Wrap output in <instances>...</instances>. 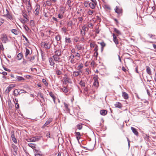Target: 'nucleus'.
<instances>
[{"label": "nucleus", "instance_id": "1", "mask_svg": "<svg viewBox=\"0 0 156 156\" xmlns=\"http://www.w3.org/2000/svg\"><path fill=\"white\" fill-rule=\"evenodd\" d=\"M98 76H95L93 77L94 82L93 83L94 86L96 87H98L99 86V82L98 81Z\"/></svg>", "mask_w": 156, "mask_h": 156}, {"label": "nucleus", "instance_id": "2", "mask_svg": "<svg viewBox=\"0 0 156 156\" xmlns=\"http://www.w3.org/2000/svg\"><path fill=\"white\" fill-rule=\"evenodd\" d=\"M18 149L17 146L15 145H13L11 151L12 154L14 155H16L17 154Z\"/></svg>", "mask_w": 156, "mask_h": 156}, {"label": "nucleus", "instance_id": "3", "mask_svg": "<svg viewBox=\"0 0 156 156\" xmlns=\"http://www.w3.org/2000/svg\"><path fill=\"white\" fill-rule=\"evenodd\" d=\"M35 11L34 13L36 15H38L39 14V11L40 9V5L39 4H37L35 7Z\"/></svg>", "mask_w": 156, "mask_h": 156}, {"label": "nucleus", "instance_id": "4", "mask_svg": "<svg viewBox=\"0 0 156 156\" xmlns=\"http://www.w3.org/2000/svg\"><path fill=\"white\" fill-rule=\"evenodd\" d=\"M0 39L3 43H5L8 40L7 36L5 34H3L2 35Z\"/></svg>", "mask_w": 156, "mask_h": 156}, {"label": "nucleus", "instance_id": "5", "mask_svg": "<svg viewBox=\"0 0 156 156\" xmlns=\"http://www.w3.org/2000/svg\"><path fill=\"white\" fill-rule=\"evenodd\" d=\"M22 90H20L18 89H15L13 91V95L16 97L18 95L22 93Z\"/></svg>", "mask_w": 156, "mask_h": 156}, {"label": "nucleus", "instance_id": "6", "mask_svg": "<svg viewBox=\"0 0 156 156\" xmlns=\"http://www.w3.org/2000/svg\"><path fill=\"white\" fill-rule=\"evenodd\" d=\"M40 138L37 136L28 139L27 141L28 142H35L38 140Z\"/></svg>", "mask_w": 156, "mask_h": 156}, {"label": "nucleus", "instance_id": "7", "mask_svg": "<svg viewBox=\"0 0 156 156\" xmlns=\"http://www.w3.org/2000/svg\"><path fill=\"white\" fill-rule=\"evenodd\" d=\"M42 46H43L44 48L46 49H49L51 47V45L49 43L45 42L42 43Z\"/></svg>", "mask_w": 156, "mask_h": 156}, {"label": "nucleus", "instance_id": "8", "mask_svg": "<svg viewBox=\"0 0 156 156\" xmlns=\"http://www.w3.org/2000/svg\"><path fill=\"white\" fill-rule=\"evenodd\" d=\"M6 13L5 14L4 16H5L8 19H9L10 20H11L12 19V15L9 13V11L6 9Z\"/></svg>", "mask_w": 156, "mask_h": 156}, {"label": "nucleus", "instance_id": "9", "mask_svg": "<svg viewBox=\"0 0 156 156\" xmlns=\"http://www.w3.org/2000/svg\"><path fill=\"white\" fill-rule=\"evenodd\" d=\"M113 37V40L115 44L117 45L119 44L118 39H117L116 36L114 34H112Z\"/></svg>", "mask_w": 156, "mask_h": 156}, {"label": "nucleus", "instance_id": "10", "mask_svg": "<svg viewBox=\"0 0 156 156\" xmlns=\"http://www.w3.org/2000/svg\"><path fill=\"white\" fill-rule=\"evenodd\" d=\"M115 12L118 14L122 13V9L121 8H119L117 6H116L115 9Z\"/></svg>", "mask_w": 156, "mask_h": 156}, {"label": "nucleus", "instance_id": "11", "mask_svg": "<svg viewBox=\"0 0 156 156\" xmlns=\"http://www.w3.org/2000/svg\"><path fill=\"white\" fill-rule=\"evenodd\" d=\"M62 69H60L57 67L55 69L56 74L57 75H60L62 73Z\"/></svg>", "mask_w": 156, "mask_h": 156}, {"label": "nucleus", "instance_id": "12", "mask_svg": "<svg viewBox=\"0 0 156 156\" xmlns=\"http://www.w3.org/2000/svg\"><path fill=\"white\" fill-rule=\"evenodd\" d=\"M131 129L133 133L136 136H138V132L137 131V129L133 127H131Z\"/></svg>", "mask_w": 156, "mask_h": 156}, {"label": "nucleus", "instance_id": "13", "mask_svg": "<svg viewBox=\"0 0 156 156\" xmlns=\"http://www.w3.org/2000/svg\"><path fill=\"white\" fill-rule=\"evenodd\" d=\"M100 114L103 116H105L107 114V111L105 109L101 110L100 111Z\"/></svg>", "mask_w": 156, "mask_h": 156}, {"label": "nucleus", "instance_id": "14", "mask_svg": "<svg viewBox=\"0 0 156 156\" xmlns=\"http://www.w3.org/2000/svg\"><path fill=\"white\" fill-rule=\"evenodd\" d=\"M12 85H10L5 90V92L7 93H9L10 91L12 90V88L13 87Z\"/></svg>", "mask_w": 156, "mask_h": 156}, {"label": "nucleus", "instance_id": "15", "mask_svg": "<svg viewBox=\"0 0 156 156\" xmlns=\"http://www.w3.org/2000/svg\"><path fill=\"white\" fill-rule=\"evenodd\" d=\"M122 96L125 99H127L129 98L128 94L125 92H123L122 93Z\"/></svg>", "mask_w": 156, "mask_h": 156}, {"label": "nucleus", "instance_id": "16", "mask_svg": "<svg viewBox=\"0 0 156 156\" xmlns=\"http://www.w3.org/2000/svg\"><path fill=\"white\" fill-rule=\"evenodd\" d=\"M65 83L66 84L67 83L69 82V78L68 77L66 74L64 75V77L63 79Z\"/></svg>", "mask_w": 156, "mask_h": 156}, {"label": "nucleus", "instance_id": "17", "mask_svg": "<svg viewBox=\"0 0 156 156\" xmlns=\"http://www.w3.org/2000/svg\"><path fill=\"white\" fill-rule=\"evenodd\" d=\"M75 48L77 49L78 51L83 49V47L81 45L78 44L76 45Z\"/></svg>", "mask_w": 156, "mask_h": 156}, {"label": "nucleus", "instance_id": "18", "mask_svg": "<svg viewBox=\"0 0 156 156\" xmlns=\"http://www.w3.org/2000/svg\"><path fill=\"white\" fill-rule=\"evenodd\" d=\"M96 5L95 2H90L89 4V6L92 9H94Z\"/></svg>", "mask_w": 156, "mask_h": 156}, {"label": "nucleus", "instance_id": "19", "mask_svg": "<svg viewBox=\"0 0 156 156\" xmlns=\"http://www.w3.org/2000/svg\"><path fill=\"white\" fill-rule=\"evenodd\" d=\"M75 133L76 134L75 136L77 139V140H79L81 137V135L80 133L79 132H75Z\"/></svg>", "mask_w": 156, "mask_h": 156}, {"label": "nucleus", "instance_id": "20", "mask_svg": "<svg viewBox=\"0 0 156 156\" xmlns=\"http://www.w3.org/2000/svg\"><path fill=\"white\" fill-rule=\"evenodd\" d=\"M23 57V55L22 53H19L17 55L16 58L18 60H20L22 59Z\"/></svg>", "mask_w": 156, "mask_h": 156}, {"label": "nucleus", "instance_id": "21", "mask_svg": "<svg viewBox=\"0 0 156 156\" xmlns=\"http://www.w3.org/2000/svg\"><path fill=\"white\" fill-rule=\"evenodd\" d=\"M27 59L29 61L32 62H34V60L35 59V57L34 56L31 57H26Z\"/></svg>", "mask_w": 156, "mask_h": 156}, {"label": "nucleus", "instance_id": "22", "mask_svg": "<svg viewBox=\"0 0 156 156\" xmlns=\"http://www.w3.org/2000/svg\"><path fill=\"white\" fill-rule=\"evenodd\" d=\"M64 107L65 108V109H66V111H67V112H69L70 110H69V109L68 108L69 105L65 102L64 103Z\"/></svg>", "mask_w": 156, "mask_h": 156}, {"label": "nucleus", "instance_id": "23", "mask_svg": "<svg viewBox=\"0 0 156 156\" xmlns=\"http://www.w3.org/2000/svg\"><path fill=\"white\" fill-rule=\"evenodd\" d=\"M146 71L147 73L149 75L151 74V72L150 68L148 66H146Z\"/></svg>", "mask_w": 156, "mask_h": 156}, {"label": "nucleus", "instance_id": "24", "mask_svg": "<svg viewBox=\"0 0 156 156\" xmlns=\"http://www.w3.org/2000/svg\"><path fill=\"white\" fill-rule=\"evenodd\" d=\"M49 61L50 62V64L51 66H53L55 64V63L53 62V59L51 58H49Z\"/></svg>", "mask_w": 156, "mask_h": 156}, {"label": "nucleus", "instance_id": "25", "mask_svg": "<svg viewBox=\"0 0 156 156\" xmlns=\"http://www.w3.org/2000/svg\"><path fill=\"white\" fill-rule=\"evenodd\" d=\"M52 121V120L51 119H49L43 125V127L44 128L45 126H46L48 124H49Z\"/></svg>", "mask_w": 156, "mask_h": 156}, {"label": "nucleus", "instance_id": "26", "mask_svg": "<svg viewBox=\"0 0 156 156\" xmlns=\"http://www.w3.org/2000/svg\"><path fill=\"white\" fill-rule=\"evenodd\" d=\"M115 105L116 107L118 108H121L122 107V104L119 102H117L115 104Z\"/></svg>", "mask_w": 156, "mask_h": 156}, {"label": "nucleus", "instance_id": "27", "mask_svg": "<svg viewBox=\"0 0 156 156\" xmlns=\"http://www.w3.org/2000/svg\"><path fill=\"white\" fill-rule=\"evenodd\" d=\"M94 144H90L88 146V149L89 150L91 151L94 148Z\"/></svg>", "mask_w": 156, "mask_h": 156}, {"label": "nucleus", "instance_id": "28", "mask_svg": "<svg viewBox=\"0 0 156 156\" xmlns=\"http://www.w3.org/2000/svg\"><path fill=\"white\" fill-rule=\"evenodd\" d=\"M49 94L50 96L52 98L54 102L55 103V98L54 94L52 92H50L49 93Z\"/></svg>", "mask_w": 156, "mask_h": 156}, {"label": "nucleus", "instance_id": "29", "mask_svg": "<svg viewBox=\"0 0 156 156\" xmlns=\"http://www.w3.org/2000/svg\"><path fill=\"white\" fill-rule=\"evenodd\" d=\"M82 125L83 124L81 123L78 124L76 126L77 129L79 130L83 128Z\"/></svg>", "mask_w": 156, "mask_h": 156}, {"label": "nucleus", "instance_id": "30", "mask_svg": "<svg viewBox=\"0 0 156 156\" xmlns=\"http://www.w3.org/2000/svg\"><path fill=\"white\" fill-rule=\"evenodd\" d=\"M58 56H57L56 55H54V56H53V57L54 59V60L55 62L58 61L60 59V58Z\"/></svg>", "mask_w": 156, "mask_h": 156}, {"label": "nucleus", "instance_id": "31", "mask_svg": "<svg viewBox=\"0 0 156 156\" xmlns=\"http://www.w3.org/2000/svg\"><path fill=\"white\" fill-rule=\"evenodd\" d=\"M28 145L33 149H35L36 148L35 144H29Z\"/></svg>", "mask_w": 156, "mask_h": 156}, {"label": "nucleus", "instance_id": "32", "mask_svg": "<svg viewBox=\"0 0 156 156\" xmlns=\"http://www.w3.org/2000/svg\"><path fill=\"white\" fill-rule=\"evenodd\" d=\"M114 32H115L116 33H117L118 35H121V33L120 32L119 30H118L116 28H113Z\"/></svg>", "mask_w": 156, "mask_h": 156}, {"label": "nucleus", "instance_id": "33", "mask_svg": "<svg viewBox=\"0 0 156 156\" xmlns=\"http://www.w3.org/2000/svg\"><path fill=\"white\" fill-rule=\"evenodd\" d=\"M61 55V52L59 50H57L55 51V55L57 56H59Z\"/></svg>", "mask_w": 156, "mask_h": 156}, {"label": "nucleus", "instance_id": "34", "mask_svg": "<svg viewBox=\"0 0 156 156\" xmlns=\"http://www.w3.org/2000/svg\"><path fill=\"white\" fill-rule=\"evenodd\" d=\"M65 42L66 43H70L71 42V41L70 40V38L66 37L65 38Z\"/></svg>", "mask_w": 156, "mask_h": 156}, {"label": "nucleus", "instance_id": "35", "mask_svg": "<svg viewBox=\"0 0 156 156\" xmlns=\"http://www.w3.org/2000/svg\"><path fill=\"white\" fill-rule=\"evenodd\" d=\"M25 79L22 76H18L17 77V80L19 81L24 80Z\"/></svg>", "mask_w": 156, "mask_h": 156}, {"label": "nucleus", "instance_id": "36", "mask_svg": "<svg viewBox=\"0 0 156 156\" xmlns=\"http://www.w3.org/2000/svg\"><path fill=\"white\" fill-rule=\"evenodd\" d=\"M30 50L27 48H26V53H25V56L26 57H27L28 55L30 53Z\"/></svg>", "mask_w": 156, "mask_h": 156}, {"label": "nucleus", "instance_id": "37", "mask_svg": "<svg viewBox=\"0 0 156 156\" xmlns=\"http://www.w3.org/2000/svg\"><path fill=\"white\" fill-rule=\"evenodd\" d=\"M61 39V36L59 35L56 36L55 37V39L57 41H59Z\"/></svg>", "mask_w": 156, "mask_h": 156}, {"label": "nucleus", "instance_id": "38", "mask_svg": "<svg viewBox=\"0 0 156 156\" xmlns=\"http://www.w3.org/2000/svg\"><path fill=\"white\" fill-rule=\"evenodd\" d=\"M68 89L66 87H64L62 88V91L65 93H67L68 91Z\"/></svg>", "mask_w": 156, "mask_h": 156}, {"label": "nucleus", "instance_id": "39", "mask_svg": "<svg viewBox=\"0 0 156 156\" xmlns=\"http://www.w3.org/2000/svg\"><path fill=\"white\" fill-rule=\"evenodd\" d=\"M11 31L12 33L16 35H17L18 33V32L17 30L14 29H12L11 30Z\"/></svg>", "mask_w": 156, "mask_h": 156}, {"label": "nucleus", "instance_id": "40", "mask_svg": "<svg viewBox=\"0 0 156 156\" xmlns=\"http://www.w3.org/2000/svg\"><path fill=\"white\" fill-rule=\"evenodd\" d=\"M74 57H75V56L71 54L70 56H68V60H70H70H71V59H72L73 58H74Z\"/></svg>", "mask_w": 156, "mask_h": 156}, {"label": "nucleus", "instance_id": "41", "mask_svg": "<svg viewBox=\"0 0 156 156\" xmlns=\"http://www.w3.org/2000/svg\"><path fill=\"white\" fill-rule=\"evenodd\" d=\"M11 137L12 138H15V133L13 130H12L11 131Z\"/></svg>", "mask_w": 156, "mask_h": 156}, {"label": "nucleus", "instance_id": "42", "mask_svg": "<svg viewBox=\"0 0 156 156\" xmlns=\"http://www.w3.org/2000/svg\"><path fill=\"white\" fill-rule=\"evenodd\" d=\"M82 30H83L84 32L87 31L88 30V28L87 27L85 26H83L82 27Z\"/></svg>", "mask_w": 156, "mask_h": 156}, {"label": "nucleus", "instance_id": "43", "mask_svg": "<svg viewBox=\"0 0 156 156\" xmlns=\"http://www.w3.org/2000/svg\"><path fill=\"white\" fill-rule=\"evenodd\" d=\"M46 4L48 6H50L51 5V2L50 0H48L46 1Z\"/></svg>", "mask_w": 156, "mask_h": 156}, {"label": "nucleus", "instance_id": "44", "mask_svg": "<svg viewBox=\"0 0 156 156\" xmlns=\"http://www.w3.org/2000/svg\"><path fill=\"white\" fill-rule=\"evenodd\" d=\"M80 84L81 86L82 87H85V83L84 82L81 81L80 82Z\"/></svg>", "mask_w": 156, "mask_h": 156}, {"label": "nucleus", "instance_id": "45", "mask_svg": "<svg viewBox=\"0 0 156 156\" xmlns=\"http://www.w3.org/2000/svg\"><path fill=\"white\" fill-rule=\"evenodd\" d=\"M96 45L95 44L94 42H92L90 43V47L91 48L95 47Z\"/></svg>", "mask_w": 156, "mask_h": 156}, {"label": "nucleus", "instance_id": "46", "mask_svg": "<svg viewBox=\"0 0 156 156\" xmlns=\"http://www.w3.org/2000/svg\"><path fill=\"white\" fill-rule=\"evenodd\" d=\"M94 11L89 9L87 12V14L89 15H91L94 13Z\"/></svg>", "mask_w": 156, "mask_h": 156}, {"label": "nucleus", "instance_id": "47", "mask_svg": "<svg viewBox=\"0 0 156 156\" xmlns=\"http://www.w3.org/2000/svg\"><path fill=\"white\" fill-rule=\"evenodd\" d=\"M73 75L74 76L76 77L79 75V74H78V72H77V71H75L73 72Z\"/></svg>", "mask_w": 156, "mask_h": 156}, {"label": "nucleus", "instance_id": "48", "mask_svg": "<svg viewBox=\"0 0 156 156\" xmlns=\"http://www.w3.org/2000/svg\"><path fill=\"white\" fill-rule=\"evenodd\" d=\"M23 27L27 31H30V28L26 25H24Z\"/></svg>", "mask_w": 156, "mask_h": 156}, {"label": "nucleus", "instance_id": "49", "mask_svg": "<svg viewBox=\"0 0 156 156\" xmlns=\"http://www.w3.org/2000/svg\"><path fill=\"white\" fill-rule=\"evenodd\" d=\"M42 82L45 84V85L47 86H48V84L47 83L46 80L45 79H43L42 80Z\"/></svg>", "mask_w": 156, "mask_h": 156}, {"label": "nucleus", "instance_id": "50", "mask_svg": "<svg viewBox=\"0 0 156 156\" xmlns=\"http://www.w3.org/2000/svg\"><path fill=\"white\" fill-rule=\"evenodd\" d=\"M30 25L34 27L35 25V24L34 23V22L33 20H31L30 21Z\"/></svg>", "mask_w": 156, "mask_h": 156}, {"label": "nucleus", "instance_id": "51", "mask_svg": "<svg viewBox=\"0 0 156 156\" xmlns=\"http://www.w3.org/2000/svg\"><path fill=\"white\" fill-rule=\"evenodd\" d=\"M83 67V65L81 63L77 67L78 69H80Z\"/></svg>", "mask_w": 156, "mask_h": 156}, {"label": "nucleus", "instance_id": "52", "mask_svg": "<svg viewBox=\"0 0 156 156\" xmlns=\"http://www.w3.org/2000/svg\"><path fill=\"white\" fill-rule=\"evenodd\" d=\"M100 44L101 46H102V48H103L105 47L106 45L105 44L104 42H102L100 43Z\"/></svg>", "mask_w": 156, "mask_h": 156}, {"label": "nucleus", "instance_id": "53", "mask_svg": "<svg viewBox=\"0 0 156 156\" xmlns=\"http://www.w3.org/2000/svg\"><path fill=\"white\" fill-rule=\"evenodd\" d=\"M70 62L72 64H73L75 63L76 62V60L74 58L72 59H71V60L70 61Z\"/></svg>", "mask_w": 156, "mask_h": 156}, {"label": "nucleus", "instance_id": "54", "mask_svg": "<svg viewBox=\"0 0 156 156\" xmlns=\"http://www.w3.org/2000/svg\"><path fill=\"white\" fill-rule=\"evenodd\" d=\"M100 30L99 29V27L96 28L95 29V33L97 34H98L99 33Z\"/></svg>", "mask_w": 156, "mask_h": 156}, {"label": "nucleus", "instance_id": "55", "mask_svg": "<svg viewBox=\"0 0 156 156\" xmlns=\"http://www.w3.org/2000/svg\"><path fill=\"white\" fill-rule=\"evenodd\" d=\"M22 63L23 65H25L27 63V61L23 59Z\"/></svg>", "mask_w": 156, "mask_h": 156}, {"label": "nucleus", "instance_id": "56", "mask_svg": "<svg viewBox=\"0 0 156 156\" xmlns=\"http://www.w3.org/2000/svg\"><path fill=\"white\" fill-rule=\"evenodd\" d=\"M12 141L15 143V144H17V140L15 137L13 138L12 139Z\"/></svg>", "mask_w": 156, "mask_h": 156}, {"label": "nucleus", "instance_id": "57", "mask_svg": "<svg viewBox=\"0 0 156 156\" xmlns=\"http://www.w3.org/2000/svg\"><path fill=\"white\" fill-rule=\"evenodd\" d=\"M4 20L2 19H0V26L4 22Z\"/></svg>", "mask_w": 156, "mask_h": 156}, {"label": "nucleus", "instance_id": "58", "mask_svg": "<svg viewBox=\"0 0 156 156\" xmlns=\"http://www.w3.org/2000/svg\"><path fill=\"white\" fill-rule=\"evenodd\" d=\"M93 26L92 24L91 23H88L87 26L89 28H90Z\"/></svg>", "mask_w": 156, "mask_h": 156}, {"label": "nucleus", "instance_id": "59", "mask_svg": "<svg viewBox=\"0 0 156 156\" xmlns=\"http://www.w3.org/2000/svg\"><path fill=\"white\" fill-rule=\"evenodd\" d=\"M78 19L79 20V21L81 23L83 20V18L82 17H79L78 18Z\"/></svg>", "mask_w": 156, "mask_h": 156}, {"label": "nucleus", "instance_id": "60", "mask_svg": "<svg viewBox=\"0 0 156 156\" xmlns=\"http://www.w3.org/2000/svg\"><path fill=\"white\" fill-rule=\"evenodd\" d=\"M15 106L17 108H19V105L18 103H15Z\"/></svg>", "mask_w": 156, "mask_h": 156}, {"label": "nucleus", "instance_id": "61", "mask_svg": "<svg viewBox=\"0 0 156 156\" xmlns=\"http://www.w3.org/2000/svg\"><path fill=\"white\" fill-rule=\"evenodd\" d=\"M98 46L97 45H96L95 47V48L94 49V51L95 52H97V51H98Z\"/></svg>", "mask_w": 156, "mask_h": 156}, {"label": "nucleus", "instance_id": "62", "mask_svg": "<svg viewBox=\"0 0 156 156\" xmlns=\"http://www.w3.org/2000/svg\"><path fill=\"white\" fill-rule=\"evenodd\" d=\"M71 1L70 0H67L66 3L68 5H71Z\"/></svg>", "mask_w": 156, "mask_h": 156}, {"label": "nucleus", "instance_id": "63", "mask_svg": "<svg viewBox=\"0 0 156 156\" xmlns=\"http://www.w3.org/2000/svg\"><path fill=\"white\" fill-rule=\"evenodd\" d=\"M75 57H76L79 58H80V54L78 52H77L76 54V55L75 56Z\"/></svg>", "mask_w": 156, "mask_h": 156}, {"label": "nucleus", "instance_id": "64", "mask_svg": "<svg viewBox=\"0 0 156 156\" xmlns=\"http://www.w3.org/2000/svg\"><path fill=\"white\" fill-rule=\"evenodd\" d=\"M85 71L86 73L87 74H89L90 70L89 69H86Z\"/></svg>", "mask_w": 156, "mask_h": 156}]
</instances>
